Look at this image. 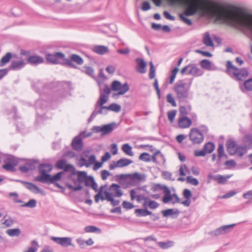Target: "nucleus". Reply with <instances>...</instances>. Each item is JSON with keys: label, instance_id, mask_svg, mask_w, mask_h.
Segmentation results:
<instances>
[{"label": "nucleus", "instance_id": "nucleus-16", "mask_svg": "<svg viewBox=\"0 0 252 252\" xmlns=\"http://www.w3.org/2000/svg\"><path fill=\"white\" fill-rule=\"evenodd\" d=\"M51 239L56 243L64 247H67L69 246H72L71 241L72 239L70 237H57L52 236Z\"/></svg>", "mask_w": 252, "mask_h": 252}, {"label": "nucleus", "instance_id": "nucleus-39", "mask_svg": "<svg viewBox=\"0 0 252 252\" xmlns=\"http://www.w3.org/2000/svg\"><path fill=\"white\" fill-rule=\"evenodd\" d=\"M122 150L126 155L132 156L133 153L132 152V147L128 144L126 143L123 145Z\"/></svg>", "mask_w": 252, "mask_h": 252}, {"label": "nucleus", "instance_id": "nucleus-53", "mask_svg": "<svg viewBox=\"0 0 252 252\" xmlns=\"http://www.w3.org/2000/svg\"><path fill=\"white\" fill-rule=\"evenodd\" d=\"M176 114V110H174L168 111L167 113V116L169 121L172 123L175 119Z\"/></svg>", "mask_w": 252, "mask_h": 252}, {"label": "nucleus", "instance_id": "nucleus-30", "mask_svg": "<svg viewBox=\"0 0 252 252\" xmlns=\"http://www.w3.org/2000/svg\"><path fill=\"white\" fill-rule=\"evenodd\" d=\"M164 196L162 198V201L164 203H167L172 200L173 195L171 194V191L168 188H165Z\"/></svg>", "mask_w": 252, "mask_h": 252}, {"label": "nucleus", "instance_id": "nucleus-11", "mask_svg": "<svg viewBox=\"0 0 252 252\" xmlns=\"http://www.w3.org/2000/svg\"><path fill=\"white\" fill-rule=\"evenodd\" d=\"M46 61L53 64H62V62L60 61L62 60L63 62H64L65 55L62 52H55L53 54H46Z\"/></svg>", "mask_w": 252, "mask_h": 252}, {"label": "nucleus", "instance_id": "nucleus-42", "mask_svg": "<svg viewBox=\"0 0 252 252\" xmlns=\"http://www.w3.org/2000/svg\"><path fill=\"white\" fill-rule=\"evenodd\" d=\"M245 89L249 92L252 91V78H249L244 82Z\"/></svg>", "mask_w": 252, "mask_h": 252}, {"label": "nucleus", "instance_id": "nucleus-62", "mask_svg": "<svg viewBox=\"0 0 252 252\" xmlns=\"http://www.w3.org/2000/svg\"><path fill=\"white\" fill-rule=\"evenodd\" d=\"M207 154L206 152L203 149L201 150H195L194 155L195 157H204Z\"/></svg>", "mask_w": 252, "mask_h": 252}, {"label": "nucleus", "instance_id": "nucleus-4", "mask_svg": "<svg viewBox=\"0 0 252 252\" xmlns=\"http://www.w3.org/2000/svg\"><path fill=\"white\" fill-rule=\"evenodd\" d=\"M225 72L231 78L238 81H244L249 75L247 68H239L232 64L230 61H227L226 63Z\"/></svg>", "mask_w": 252, "mask_h": 252}, {"label": "nucleus", "instance_id": "nucleus-15", "mask_svg": "<svg viewBox=\"0 0 252 252\" xmlns=\"http://www.w3.org/2000/svg\"><path fill=\"white\" fill-rule=\"evenodd\" d=\"M38 162L37 159H29L24 165H20L19 169L23 173H28L30 170H34L36 168L35 164Z\"/></svg>", "mask_w": 252, "mask_h": 252}, {"label": "nucleus", "instance_id": "nucleus-58", "mask_svg": "<svg viewBox=\"0 0 252 252\" xmlns=\"http://www.w3.org/2000/svg\"><path fill=\"white\" fill-rule=\"evenodd\" d=\"M135 214L137 217H145V209H137L135 210Z\"/></svg>", "mask_w": 252, "mask_h": 252}, {"label": "nucleus", "instance_id": "nucleus-2", "mask_svg": "<svg viewBox=\"0 0 252 252\" xmlns=\"http://www.w3.org/2000/svg\"><path fill=\"white\" fill-rule=\"evenodd\" d=\"M40 166L41 167H48V169L47 170L41 169L40 168V170L41 172V175L35 177L34 180L42 183L53 184L57 188L61 189L63 192H64L65 188L57 183V181H59L62 178L63 172H60L53 176H51L47 172H49L52 170L53 167L52 164H42Z\"/></svg>", "mask_w": 252, "mask_h": 252}, {"label": "nucleus", "instance_id": "nucleus-61", "mask_svg": "<svg viewBox=\"0 0 252 252\" xmlns=\"http://www.w3.org/2000/svg\"><path fill=\"white\" fill-rule=\"evenodd\" d=\"M224 164L228 166V168H230L231 167H234L236 165V163L234 160L231 159L229 160L225 161L224 163Z\"/></svg>", "mask_w": 252, "mask_h": 252}, {"label": "nucleus", "instance_id": "nucleus-1", "mask_svg": "<svg viewBox=\"0 0 252 252\" xmlns=\"http://www.w3.org/2000/svg\"><path fill=\"white\" fill-rule=\"evenodd\" d=\"M242 142L245 145H238L237 142L232 139L228 140L226 146L229 154L231 156L237 154L238 157H243L247 153L248 149H252V134H245L242 138Z\"/></svg>", "mask_w": 252, "mask_h": 252}, {"label": "nucleus", "instance_id": "nucleus-18", "mask_svg": "<svg viewBox=\"0 0 252 252\" xmlns=\"http://www.w3.org/2000/svg\"><path fill=\"white\" fill-rule=\"evenodd\" d=\"M26 65L25 62L23 60L13 61H12L10 65L7 68L9 71L12 70H19L24 68Z\"/></svg>", "mask_w": 252, "mask_h": 252}, {"label": "nucleus", "instance_id": "nucleus-57", "mask_svg": "<svg viewBox=\"0 0 252 252\" xmlns=\"http://www.w3.org/2000/svg\"><path fill=\"white\" fill-rule=\"evenodd\" d=\"M66 164V161L63 159H60L57 161L56 163V167L59 169L63 168L64 165Z\"/></svg>", "mask_w": 252, "mask_h": 252}, {"label": "nucleus", "instance_id": "nucleus-51", "mask_svg": "<svg viewBox=\"0 0 252 252\" xmlns=\"http://www.w3.org/2000/svg\"><path fill=\"white\" fill-rule=\"evenodd\" d=\"M221 226L217 228L214 231H211L209 234L212 236H217L220 235H223Z\"/></svg>", "mask_w": 252, "mask_h": 252}, {"label": "nucleus", "instance_id": "nucleus-26", "mask_svg": "<svg viewBox=\"0 0 252 252\" xmlns=\"http://www.w3.org/2000/svg\"><path fill=\"white\" fill-rule=\"evenodd\" d=\"M117 127V124L115 122L111 123L107 125H104L102 126V135H105L110 133Z\"/></svg>", "mask_w": 252, "mask_h": 252}, {"label": "nucleus", "instance_id": "nucleus-50", "mask_svg": "<svg viewBox=\"0 0 252 252\" xmlns=\"http://www.w3.org/2000/svg\"><path fill=\"white\" fill-rule=\"evenodd\" d=\"M150 69L149 77L150 79H153L155 77L156 69L154 66V64L152 62L150 63Z\"/></svg>", "mask_w": 252, "mask_h": 252}, {"label": "nucleus", "instance_id": "nucleus-56", "mask_svg": "<svg viewBox=\"0 0 252 252\" xmlns=\"http://www.w3.org/2000/svg\"><path fill=\"white\" fill-rule=\"evenodd\" d=\"M14 221L11 217L8 218L5 220V221L2 223L6 227H10L14 224Z\"/></svg>", "mask_w": 252, "mask_h": 252}, {"label": "nucleus", "instance_id": "nucleus-40", "mask_svg": "<svg viewBox=\"0 0 252 252\" xmlns=\"http://www.w3.org/2000/svg\"><path fill=\"white\" fill-rule=\"evenodd\" d=\"M84 230L86 232H101V230L99 228L93 225L85 227Z\"/></svg>", "mask_w": 252, "mask_h": 252}, {"label": "nucleus", "instance_id": "nucleus-60", "mask_svg": "<svg viewBox=\"0 0 252 252\" xmlns=\"http://www.w3.org/2000/svg\"><path fill=\"white\" fill-rule=\"evenodd\" d=\"M162 175L163 177L164 178V179H165L166 180H172L174 181V179H172V178H171L172 174L170 172L166 171H163L162 172Z\"/></svg>", "mask_w": 252, "mask_h": 252}, {"label": "nucleus", "instance_id": "nucleus-45", "mask_svg": "<svg viewBox=\"0 0 252 252\" xmlns=\"http://www.w3.org/2000/svg\"><path fill=\"white\" fill-rule=\"evenodd\" d=\"M179 71V68L178 67H175L172 71L170 77L169 84H171L173 83L177 72Z\"/></svg>", "mask_w": 252, "mask_h": 252}, {"label": "nucleus", "instance_id": "nucleus-37", "mask_svg": "<svg viewBox=\"0 0 252 252\" xmlns=\"http://www.w3.org/2000/svg\"><path fill=\"white\" fill-rule=\"evenodd\" d=\"M215 148V145L213 142H208L204 146V149L207 153H212Z\"/></svg>", "mask_w": 252, "mask_h": 252}, {"label": "nucleus", "instance_id": "nucleus-54", "mask_svg": "<svg viewBox=\"0 0 252 252\" xmlns=\"http://www.w3.org/2000/svg\"><path fill=\"white\" fill-rule=\"evenodd\" d=\"M141 8L143 11H146L150 10L151 8V6L148 1H145L142 3Z\"/></svg>", "mask_w": 252, "mask_h": 252}, {"label": "nucleus", "instance_id": "nucleus-12", "mask_svg": "<svg viewBox=\"0 0 252 252\" xmlns=\"http://www.w3.org/2000/svg\"><path fill=\"white\" fill-rule=\"evenodd\" d=\"M189 137L194 144H200L204 140L203 133L197 128H192L190 129Z\"/></svg>", "mask_w": 252, "mask_h": 252}, {"label": "nucleus", "instance_id": "nucleus-31", "mask_svg": "<svg viewBox=\"0 0 252 252\" xmlns=\"http://www.w3.org/2000/svg\"><path fill=\"white\" fill-rule=\"evenodd\" d=\"M12 57V54L10 52H7L0 60V66H3L9 62Z\"/></svg>", "mask_w": 252, "mask_h": 252}, {"label": "nucleus", "instance_id": "nucleus-41", "mask_svg": "<svg viewBox=\"0 0 252 252\" xmlns=\"http://www.w3.org/2000/svg\"><path fill=\"white\" fill-rule=\"evenodd\" d=\"M139 159L145 162H149L151 160V158L148 153H143L139 157Z\"/></svg>", "mask_w": 252, "mask_h": 252}, {"label": "nucleus", "instance_id": "nucleus-64", "mask_svg": "<svg viewBox=\"0 0 252 252\" xmlns=\"http://www.w3.org/2000/svg\"><path fill=\"white\" fill-rule=\"evenodd\" d=\"M8 71L9 69L7 68L0 69V80L8 74Z\"/></svg>", "mask_w": 252, "mask_h": 252}, {"label": "nucleus", "instance_id": "nucleus-44", "mask_svg": "<svg viewBox=\"0 0 252 252\" xmlns=\"http://www.w3.org/2000/svg\"><path fill=\"white\" fill-rule=\"evenodd\" d=\"M187 182L188 183L191 184L194 186H197L199 184V182L196 178H193L191 176H187Z\"/></svg>", "mask_w": 252, "mask_h": 252}, {"label": "nucleus", "instance_id": "nucleus-43", "mask_svg": "<svg viewBox=\"0 0 252 252\" xmlns=\"http://www.w3.org/2000/svg\"><path fill=\"white\" fill-rule=\"evenodd\" d=\"M36 200L34 199H31L28 202L22 205L21 206L33 208L36 206Z\"/></svg>", "mask_w": 252, "mask_h": 252}, {"label": "nucleus", "instance_id": "nucleus-14", "mask_svg": "<svg viewBox=\"0 0 252 252\" xmlns=\"http://www.w3.org/2000/svg\"><path fill=\"white\" fill-rule=\"evenodd\" d=\"M5 163L2 165V168L7 171L14 172L16 171L15 166L17 165L19 161L14 157L6 158L4 161Z\"/></svg>", "mask_w": 252, "mask_h": 252}, {"label": "nucleus", "instance_id": "nucleus-29", "mask_svg": "<svg viewBox=\"0 0 252 252\" xmlns=\"http://www.w3.org/2000/svg\"><path fill=\"white\" fill-rule=\"evenodd\" d=\"M203 42L207 46L213 47L214 46L213 40L210 37L208 32H206L204 33L203 38Z\"/></svg>", "mask_w": 252, "mask_h": 252}, {"label": "nucleus", "instance_id": "nucleus-21", "mask_svg": "<svg viewBox=\"0 0 252 252\" xmlns=\"http://www.w3.org/2000/svg\"><path fill=\"white\" fill-rule=\"evenodd\" d=\"M179 111L180 115L182 117L181 118H180V123L182 124L183 122H184V121H187V122L189 123L188 125H187V126H188L189 125H191V120H190V119L187 117L188 112L186 106H180Z\"/></svg>", "mask_w": 252, "mask_h": 252}, {"label": "nucleus", "instance_id": "nucleus-8", "mask_svg": "<svg viewBox=\"0 0 252 252\" xmlns=\"http://www.w3.org/2000/svg\"><path fill=\"white\" fill-rule=\"evenodd\" d=\"M73 63L78 65H82L84 63V60L79 55L73 54H71L68 58H65L64 62H62V65L69 68L78 69V66Z\"/></svg>", "mask_w": 252, "mask_h": 252}, {"label": "nucleus", "instance_id": "nucleus-23", "mask_svg": "<svg viewBox=\"0 0 252 252\" xmlns=\"http://www.w3.org/2000/svg\"><path fill=\"white\" fill-rule=\"evenodd\" d=\"M189 68L187 74L191 75L194 77L201 76L203 72L195 64H189Z\"/></svg>", "mask_w": 252, "mask_h": 252}, {"label": "nucleus", "instance_id": "nucleus-7", "mask_svg": "<svg viewBox=\"0 0 252 252\" xmlns=\"http://www.w3.org/2000/svg\"><path fill=\"white\" fill-rule=\"evenodd\" d=\"M127 178H129V181L127 182V184L130 186H133L135 185V182L136 181L139 182L144 181L146 176L144 174H141L138 172L129 174H122L115 176L116 181L119 183L121 182V180H126Z\"/></svg>", "mask_w": 252, "mask_h": 252}, {"label": "nucleus", "instance_id": "nucleus-28", "mask_svg": "<svg viewBox=\"0 0 252 252\" xmlns=\"http://www.w3.org/2000/svg\"><path fill=\"white\" fill-rule=\"evenodd\" d=\"M93 51L99 55H103L108 52L109 50L105 46L95 45L93 47Z\"/></svg>", "mask_w": 252, "mask_h": 252}, {"label": "nucleus", "instance_id": "nucleus-17", "mask_svg": "<svg viewBox=\"0 0 252 252\" xmlns=\"http://www.w3.org/2000/svg\"><path fill=\"white\" fill-rule=\"evenodd\" d=\"M109 190L113 194V196L120 197L123 195L119 185L113 183L109 188Z\"/></svg>", "mask_w": 252, "mask_h": 252}, {"label": "nucleus", "instance_id": "nucleus-47", "mask_svg": "<svg viewBox=\"0 0 252 252\" xmlns=\"http://www.w3.org/2000/svg\"><path fill=\"white\" fill-rule=\"evenodd\" d=\"M85 69L84 72L89 76L94 77V70L92 67L85 66L84 67Z\"/></svg>", "mask_w": 252, "mask_h": 252}, {"label": "nucleus", "instance_id": "nucleus-46", "mask_svg": "<svg viewBox=\"0 0 252 252\" xmlns=\"http://www.w3.org/2000/svg\"><path fill=\"white\" fill-rule=\"evenodd\" d=\"M236 225L235 223L230 224V225H226L221 226V229L222 230L223 234H225L230 231L231 229H232L234 226Z\"/></svg>", "mask_w": 252, "mask_h": 252}, {"label": "nucleus", "instance_id": "nucleus-34", "mask_svg": "<svg viewBox=\"0 0 252 252\" xmlns=\"http://www.w3.org/2000/svg\"><path fill=\"white\" fill-rule=\"evenodd\" d=\"M174 242L172 241H167L166 242H159L158 243V246L162 249H167L174 246Z\"/></svg>", "mask_w": 252, "mask_h": 252}, {"label": "nucleus", "instance_id": "nucleus-3", "mask_svg": "<svg viewBox=\"0 0 252 252\" xmlns=\"http://www.w3.org/2000/svg\"><path fill=\"white\" fill-rule=\"evenodd\" d=\"M192 79L188 85L183 80H180L175 84L174 90L179 102H186L192 99V93L189 92Z\"/></svg>", "mask_w": 252, "mask_h": 252}, {"label": "nucleus", "instance_id": "nucleus-36", "mask_svg": "<svg viewBox=\"0 0 252 252\" xmlns=\"http://www.w3.org/2000/svg\"><path fill=\"white\" fill-rule=\"evenodd\" d=\"M218 153L219 161H220L222 157H224L225 158H228V156L225 154L224 147L222 144L219 145L218 149Z\"/></svg>", "mask_w": 252, "mask_h": 252}, {"label": "nucleus", "instance_id": "nucleus-32", "mask_svg": "<svg viewBox=\"0 0 252 252\" xmlns=\"http://www.w3.org/2000/svg\"><path fill=\"white\" fill-rule=\"evenodd\" d=\"M6 233L10 237H18L21 235V231L18 228L9 229L6 230Z\"/></svg>", "mask_w": 252, "mask_h": 252}, {"label": "nucleus", "instance_id": "nucleus-48", "mask_svg": "<svg viewBox=\"0 0 252 252\" xmlns=\"http://www.w3.org/2000/svg\"><path fill=\"white\" fill-rule=\"evenodd\" d=\"M165 188H168L167 186L165 185H161L159 184H155L153 187V189L154 191H160L163 190L164 193L165 192Z\"/></svg>", "mask_w": 252, "mask_h": 252}, {"label": "nucleus", "instance_id": "nucleus-9", "mask_svg": "<svg viewBox=\"0 0 252 252\" xmlns=\"http://www.w3.org/2000/svg\"><path fill=\"white\" fill-rule=\"evenodd\" d=\"M110 93V88L107 85L105 84L103 90H100L99 98L94 106L95 109H98L99 106H102L107 102Z\"/></svg>", "mask_w": 252, "mask_h": 252}, {"label": "nucleus", "instance_id": "nucleus-59", "mask_svg": "<svg viewBox=\"0 0 252 252\" xmlns=\"http://www.w3.org/2000/svg\"><path fill=\"white\" fill-rule=\"evenodd\" d=\"M183 194L184 197L186 199H190L191 195H192L191 191L189 189H185L183 190Z\"/></svg>", "mask_w": 252, "mask_h": 252}, {"label": "nucleus", "instance_id": "nucleus-27", "mask_svg": "<svg viewBox=\"0 0 252 252\" xmlns=\"http://www.w3.org/2000/svg\"><path fill=\"white\" fill-rule=\"evenodd\" d=\"M107 187V185H105L104 186H101L100 187L99 189L98 190V193H100V194L99 195V198L101 201H104V200L106 199L108 201L109 200L108 197H110L111 193H110L109 192L105 190L104 192V194L105 196H103V189L106 188Z\"/></svg>", "mask_w": 252, "mask_h": 252}, {"label": "nucleus", "instance_id": "nucleus-35", "mask_svg": "<svg viewBox=\"0 0 252 252\" xmlns=\"http://www.w3.org/2000/svg\"><path fill=\"white\" fill-rule=\"evenodd\" d=\"M119 167L126 166L133 162L131 159L122 158L117 161Z\"/></svg>", "mask_w": 252, "mask_h": 252}, {"label": "nucleus", "instance_id": "nucleus-55", "mask_svg": "<svg viewBox=\"0 0 252 252\" xmlns=\"http://www.w3.org/2000/svg\"><path fill=\"white\" fill-rule=\"evenodd\" d=\"M89 162L86 164L83 163L82 165H85L86 167H89L90 164L94 163L96 161V158L95 155H92L88 159Z\"/></svg>", "mask_w": 252, "mask_h": 252}, {"label": "nucleus", "instance_id": "nucleus-25", "mask_svg": "<svg viewBox=\"0 0 252 252\" xmlns=\"http://www.w3.org/2000/svg\"><path fill=\"white\" fill-rule=\"evenodd\" d=\"M161 213L163 217H167L169 216H172L173 218H176L178 217L180 213V211L178 209H168L166 210H164L161 211Z\"/></svg>", "mask_w": 252, "mask_h": 252}, {"label": "nucleus", "instance_id": "nucleus-6", "mask_svg": "<svg viewBox=\"0 0 252 252\" xmlns=\"http://www.w3.org/2000/svg\"><path fill=\"white\" fill-rule=\"evenodd\" d=\"M121 106L117 103H113L109 105L108 106H99L98 109L94 108V111L92 112L88 120V123H91L98 114L106 115L108 113V110H111L116 113L120 111Z\"/></svg>", "mask_w": 252, "mask_h": 252}, {"label": "nucleus", "instance_id": "nucleus-24", "mask_svg": "<svg viewBox=\"0 0 252 252\" xmlns=\"http://www.w3.org/2000/svg\"><path fill=\"white\" fill-rule=\"evenodd\" d=\"M28 62L31 65H36L44 62L42 57L38 55H32L27 59Z\"/></svg>", "mask_w": 252, "mask_h": 252}, {"label": "nucleus", "instance_id": "nucleus-10", "mask_svg": "<svg viewBox=\"0 0 252 252\" xmlns=\"http://www.w3.org/2000/svg\"><path fill=\"white\" fill-rule=\"evenodd\" d=\"M87 177L88 175L86 171H78L77 179L79 184L76 186H73L68 183H66L65 185L67 188L73 191L81 190L83 189V187L80 185V183L84 182Z\"/></svg>", "mask_w": 252, "mask_h": 252}, {"label": "nucleus", "instance_id": "nucleus-38", "mask_svg": "<svg viewBox=\"0 0 252 252\" xmlns=\"http://www.w3.org/2000/svg\"><path fill=\"white\" fill-rule=\"evenodd\" d=\"M200 65L205 69L210 70L212 69V63L208 60L204 59L200 62Z\"/></svg>", "mask_w": 252, "mask_h": 252}, {"label": "nucleus", "instance_id": "nucleus-22", "mask_svg": "<svg viewBox=\"0 0 252 252\" xmlns=\"http://www.w3.org/2000/svg\"><path fill=\"white\" fill-rule=\"evenodd\" d=\"M135 62L137 63L136 71L142 74L146 73L147 64L145 61L143 59L137 58Z\"/></svg>", "mask_w": 252, "mask_h": 252}, {"label": "nucleus", "instance_id": "nucleus-33", "mask_svg": "<svg viewBox=\"0 0 252 252\" xmlns=\"http://www.w3.org/2000/svg\"><path fill=\"white\" fill-rule=\"evenodd\" d=\"M232 176V175H228L226 176H224L223 175H219L218 176H215L214 177V179L215 181H217L219 184H224L227 180L230 178Z\"/></svg>", "mask_w": 252, "mask_h": 252}, {"label": "nucleus", "instance_id": "nucleus-49", "mask_svg": "<svg viewBox=\"0 0 252 252\" xmlns=\"http://www.w3.org/2000/svg\"><path fill=\"white\" fill-rule=\"evenodd\" d=\"M167 101L170 103L172 106L176 107L177 106L176 102L171 94H168L166 96Z\"/></svg>", "mask_w": 252, "mask_h": 252}, {"label": "nucleus", "instance_id": "nucleus-63", "mask_svg": "<svg viewBox=\"0 0 252 252\" xmlns=\"http://www.w3.org/2000/svg\"><path fill=\"white\" fill-rule=\"evenodd\" d=\"M108 198L109 199L108 201L111 202V204L114 206H118L120 204V201L118 200H115L112 193L110 197H109Z\"/></svg>", "mask_w": 252, "mask_h": 252}, {"label": "nucleus", "instance_id": "nucleus-52", "mask_svg": "<svg viewBox=\"0 0 252 252\" xmlns=\"http://www.w3.org/2000/svg\"><path fill=\"white\" fill-rule=\"evenodd\" d=\"M122 206L126 210H130L134 207V205L132 203L127 201H124L122 203Z\"/></svg>", "mask_w": 252, "mask_h": 252}, {"label": "nucleus", "instance_id": "nucleus-5", "mask_svg": "<svg viewBox=\"0 0 252 252\" xmlns=\"http://www.w3.org/2000/svg\"><path fill=\"white\" fill-rule=\"evenodd\" d=\"M199 9L200 5L198 1L197 0H192L187 3V7L184 12L179 15V18L186 24L191 26L192 25L191 20L187 18L186 16L195 15Z\"/></svg>", "mask_w": 252, "mask_h": 252}, {"label": "nucleus", "instance_id": "nucleus-20", "mask_svg": "<svg viewBox=\"0 0 252 252\" xmlns=\"http://www.w3.org/2000/svg\"><path fill=\"white\" fill-rule=\"evenodd\" d=\"M14 181L23 184L25 185L27 189L32 191H33L34 190H35L36 191V193H41V190L40 189H39L37 186L33 184V183L18 179L14 180Z\"/></svg>", "mask_w": 252, "mask_h": 252}, {"label": "nucleus", "instance_id": "nucleus-13", "mask_svg": "<svg viewBox=\"0 0 252 252\" xmlns=\"http://www.w3.org/2000/svg\"><path fill=\"white\" fill-rule=\"evenodd\" d=\"M129 86L127 83L123 85L117 80L114 81L111 84V89L113 91H118V95H123L129 90Z\"/></svg>", "mask_w": 252, "mask_h": 252}, {"label": "nucleus", "instance_id": "nucleus-19", "mask_svg": "<svg viewBox=\"0 0 252 252\" xmlns=\"http://www.w3.org/2000/svg\"><path fill=\"white\" fill-rule=\"evenodd\" d=\"M71 146L77 151H81L83 148V143L79 136H75L72 140Z\"/></svg>", "mask_w": 252, "mask_h": 252}]
</instances>
